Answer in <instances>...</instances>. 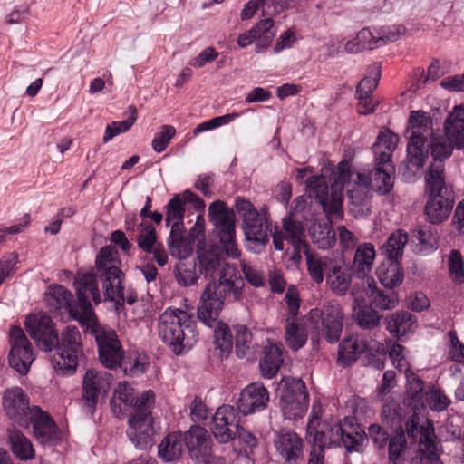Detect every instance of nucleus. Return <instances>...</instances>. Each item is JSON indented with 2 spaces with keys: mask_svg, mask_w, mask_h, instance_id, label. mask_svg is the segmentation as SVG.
Masks as SVG:
<instances>
[{
  "mask_svg": "<svg viewBox=\"0 0 464 464\" xmlns=\"http://www.w3.org/2000/svg\"><path fill=\"white\" fill-rule=\"evenodd\" d=\"M24 326L39 350L53 353L51 362L58 375L72 376L76 372L82 344L75 325H67L59 334L52 317L42 314L27 318Z\"/></svg>",
  "mask_w": 464,
  "mask_h": 464,
  "instance_id": "f257e3e1",
  "label": "nucleus"
},
{
  "mask_svg": "<svg viewBox=\"0 0 464 464\" xmlns=\"http://www.w3.org/2000/svg\"><path fill=\"white\" fill-rule=\"evenodd\" d=\"M114 417L128 419L127 436L134 446L141 450L151 448L156 434L152 409L155 405V393L146 390L140 395L126 381L118 382L109 401Z\"/></svg>",
  "mask_w": 464,
  "mask_h": 464,
  "instance_id": "f03ea898",
  "label": "nucleus"
},
{
  "mask_svg": "<svg viewBox=\"0 0 464 464\" xmlns=\"http://www.w3.org/2000/svg\"><path fill=\"white\" fill-rule=\"evenodd\" d=\"M245 282L235 265L225 263L218 280L207 284L198 306V318L212 328L226 304L241 300Z\"/></svg>",
  "mask_w": 464,
  "mask_h": 464,
  "instance_id": "7ed1b4c3",
  "label": "nucleus"
},
{
  "mask_svg": "<svg viewBox=\"0 0 464 464\" xmlns=\"http://www.w3.org/2000/svg\"><path fill=\"white\" fill-rule=\"evenodd\" d=\"M158 330L161 341L176 355H182L198 341L196 321L191 314L179 308L169 307L160 314Z\"/></svg>",
  "mask_w": 464,
  "mask_h": 464,
  "instance_id": "20e7f679",
  "label": "nucleus"
},
{
  "mask_svg": "<svg viewBox=\"0 0 464 464\" xmlns=\"http://www.w3.org/2000/svg\"><path fill=\"white\" fill-rule=\"evenodd\" d=\"M235 208L242 218L247 249L261 253L269 243V234L272 233V221L267 208L263 207L258 210L250 200L237 197Z\"/></svg>",
  "mask_w": 464,
  "mask_h": 464,
  "instance_id": "39448f33",
  "label": "nucleus"
},
{
  "mask_svg": "<svg viewBox=\"0 0 464 464\" xmlns=\"http://www.w3.org/2000/svg\"><path fill=\"white\" fill-rule=\"evenodd\" d=\"M425 194L427 201L424 207L426 220L432 225H440L450 217L454 203V192L446 185L442 176V166L425 175Z\"/></svg>",
  "mask_w": 464,
  "mask_h": 464,
  "instance_id": "423d86ee",
  "label": "nucleus"
},
{
  "mask_svg": "<svg viewBox=\"0 0 464 464\" xmlns=\"http://www.w3.org/2000/svg\"><path fill=\"white\" fill-rule=\"evenodd\" d=\"M408 234L402 229L392 232L382 246L385 260L378 266L376 275L382 285L389 290L399 286L404 273L401 265Z\"/></svg>",
  "mask_w": 464,
  "mask_h": 464,
  "instance_id": "0eeeda50",
  "label": "nucleus"
},
{
  "mask_svg": "<svg viewBox=\"0 0 464 464\" xmlns=\"http://www.w3.org/2000/svg\"><path fill=\"white\" fill-rule=\"evenodd\" d=\"M279 406L285 419L301 420L309 406V393L301 378L285 376L278 384Z\"/></svg>",
  "mask_w": 464,
  "mask_h": 464,
  "instance_id": "6e6552de",
  "label": "nucleus"
},
{
  "mask_svg": "<svg viewBox=\"0 0 464 464\" xmlns=\"http://www.w3.org/2000/svg\"><path fill=\"white\" fill-rule=\"evenodd\" d=\"M208 217L215 227L226 254L231 258H238L240 251L236 243V215L225 201L215 200L208 207Z\"/></svg>",
  "mask_w": 464,
  "mask_h": 464,
  "instance_id": "1a4fd4ad",
  "label": "nucleus"
},
{
  "mask_svg": "<svg viewBox=\"0 0 464 464\" xmlns=\"http://www.w3.org/2000/svg\"><path fill=\"white\" fill-rule=\"evenodd\" d=\"M83 327L86 333L94 336L101 363L110 370L118 369L123 350L116 332L100 324L98 318L88 322Z\"/></svg>",
  "mask_w": 464,
  "mask_h": 464,
  "instance_id": "9d476101",
  "label": "nucleus"
},
{
  "mask_svg": "<svg viewBox=\"0 0 464 464\" xmlns=\"http://www.w3.org/2000/svg\"><path fill=\"white\" fill-rule=\"evenodd\" d=\"M374 449L384 453L388 450V457L391 462H396L401 456V452L406 448V438L401 424H399L392 436L388 430L378 423H372L368 427L366 432Z\"/></svg>",
  "mask_w": 464,
  "mask_h": 464,
  "instance_id": "9b49d317",
  "label": "nucleus"
},
{
  "mask_svg": "<svg viewBox=\"0 0 464 464\" xmlns=\"http://www.w3.org/2000/svg\"><path fill=\"white\" fill-rule=\"evenodd\" d=\"M395 166L392 163V156L386 152H380L375 157V166L367 176L356 173L359 182L366 187L369 185L380 195L389 194L394 184Z\"/></svg>",
  "mask_w": 464,
  "mask_h": 464,
  "instance_id": "f8f14e48",
  "label": "nucleus"
},
{
  "mask_svg": "<svg viewBox=\"0 0 464 464\" xmlns=\"http://www.w3.org/2000/svg\"><path fill=\"white\" fill-rule=\"evenodd\" d=\"M240 415L235 406L224 404L218 407L212 417L210 430L215 440L226 444L237 438Z\"/></svg>",
  "mask_w": 464,
  "mask_h": 464,
  "instance_id": "ddd939ff",
  "label": "nucleus"
},
{
  "mask_svg": "<svg viewBox=\"0 0 464 464\" xmlns=\"http://www.w3.org/2000/svg\"><path fill=\"white\" fill-rule=\"evenodd\" d=\"M342 427L335 422H322L317 415L309 418L306 426V439L313 444V449L317 451L324 452L325 449L336 447L338 432H341Z\"/></svg>",
  "mask_w": 464,
  "mask_h": 464,
  "instance_id": "4468645a",
  "label": "nucleus"
},
{
  "mask_svg": "<svg viewBox=\"0 0 464 464\" xmlns=\"http://www.w3.org/2000/svg\"><path fill=\"white\" fill-rule=\"evenodd\" d=\"M310 320L314 324L321 321L322 335L327 343L339 342L343 329V314L339 305L326 304L322 309H312Z\"/></svg>",
  "mask_w": 464,
  "mask_h": 464,
  "instance_id": "2eb2a0df",
  "label": "nucleus"
},
{
  "mask_svg": "<svg viewBox=\"0 0 464 464\" xmlns=\"http://www.w3.org/2000/svg\"><path fill=\"white\" fill-rule=\"evenodd\" d=\"M11 349L8 354V362L11 368L21 375H25L34 361L32 344L24 331L14 326L11 329Z\"/></svg>",
  "mask_w": 464,
  "mask_h": 464,
  "instance_id": "dca6fc26",
  "label": "nucleus"
},
{
  "mask_svg": "<svg viewBox=\"0 0 464 464\" xmlns=\"http://www.w3.org/2000/svg\"><path fill=\"white\" fill-rule=\"evenodd\" d=\"M97 274L85 273L76 276L73 281L77 295V304L83 315H86V322L97 319L88 297V293L92 295L93 302L98 304L102 303V296L97 281Z\"/></svg>",
  "mask_w": 464,
  "mask_h": 464,
  "instance_id": "f3484780",
  "label": "nucleus"
},
{
  "mask_svg": "<svg viewBox=\"0 0 464 464\" xmlns=\"http://www.w3.org/2000/svg\"><path fill=\"white\" fill-rule=\"evenodd\" d=\"M3 408L9 419L15 421L20 427H30L32 407L29 398L21 387L15 386L8 389L3 395Z\"/></svg>",
  "mask_w": 464,
  "mask_h": 464,
  "instance_id": "a211bd4d",
  "label": "nucleus"
},
{
  "mask_svg": "<svg viewBox=\"0 0 464 464\" xmlns=\"http://www.w3.org/2000/svg\"><path fill=\"white\" fill-rule=\"evenodd\" d=\"M109 389L108 380L102 373L88 369L83 376L82 385L81 401L82 411L93 417L101 392L106 394Z\"/></svg>",
  "mask_w": 464,
  "mask_h": 464,
  "instance_id": "6ab92c4d",
  "label": "nucleus"
},
{
  "mask_svg": "<svg viewBox=\"0 0 464 464\" xmlns=\"http://www.w3.org/2000/svg\"><path fill=\"white\" fill-rule=\"evenodd\" d=\"M426 143L427 137L423 133L411 132L407 144L408 164L401 163L398 168V175L401 176L405 181L410 180L414 175V172L410 170L409 165L416 170L424 166L430 154L429 144Z\"/></svg>",
  "mask_w": 464,
  "mask_h": 464,
  "instance_id": "aec40b11",
  "label": "nucleus"
},
{
  "mask_svg": "<svg viewBox=\"0 0 464 464\" xmlns=\"http://www.w3.org/2000/svg\"><path fill=\"white\" fill-rule=\"evenodd\" d=\"M30 425L37 441L47 447H53L60 440L61 430L53 417L39 406L32 407Z\"/></svg>",
  "mask_w": 464,
  "mask_h": 464,
  "instance_id": "412c9836",
  "label": "nucleus"
},
{
  "mask_svg": "<svg viewBox=\"0 0 464 464\" xmlns=\"http://www.w3.org/2000/svg\"><path fill=\"white\" fill-rule=\"evenodd\" d=\"M276 34L275 22L271 17H266L257 22L252 28L238 35L237 44L240 48L249 46L254 41H256L255 51L261 53L271 44Z\"/></svg>",
  "mask_w": 464,
  "mask_h": 464,
  "instance_id": "4be33fe9",
  "label": "nucleus"
},
{
  "mask_svg": "<svg viewBox=\"0 0 464 464\" xmlns=\"http://www.w3.org/2000/svg\"><path fill=\"white\" fill-rule=\"evenodd\" d=\"M183 438L192 459L198 464L210 462L212 458L211 437L205 428L193 425L183 433Z\"/></svg>",
  "mask_w": 464,
  "mask_h": 464,
  "instance_id": "5701e85b",
  "label": "nucleus"
},
{
  "mask_svg": "<svg viewBox=\"0 0 464 464\" xmlns=\"http://www.w3.org/2000/svg\"><path fill=\"white\" fill-rule=\"evenodd\" d=\"M46 302L51 311L67 312L73 320L84 326L86 315L78 310L79 305L74 301L72 294L62 285H51L46 293Z\"/></svg>",
  "mask_w": 464,
  "mask_h": 464,
  "instance_id": "b1692460",
  "label": "nucleus"
},
{
  "mask_svg": "<svg viewBox=\"0 0 464 464\" xmlns=\"http://www.w3.org/2000/svg\"><path fill=\"white\" fill-rule=\"evenodd\" d=\"M117 250L111 246H102L95 257V267L98 278L102 283L106 292L110 289L111 282L125 278V274L118 266L120 261L115 257Z\"/></svg>",
  "mask_w": 464,
  "mask_h": 464,
  "instance_id": "393cba45",
  "label": "nucleus"
},
{
  "mask_svg": "<svg viewBox=\"0 0 464 464\" xmlns=\"http://www.w3.org/2000/svg\"><path fill=\"white\" fill-rule=\"evenodd\" d=\"M269 401V392L264 384L256 382L244 388L236 402V410L240 415L252 414L265 410Z\"/></svg>",
  "mask_w": 464,
  "mask_h": 464,
  "instance_id": "a878e982",
  "label": "nucleus"
},
{
  "mask_svg": "<svg viewBox=\"0 0 464 464\" xmlns=\"http://www.w3.org/2000/svg\"><path fill=\"white\" fill-rule=\"evenodd\" d=\"M274 444L286 463H296L303 459V439L293 430L281 429L275 433Z\"/></svg>",
  "mask_w": 464,
  "mask_h": 464,
  "instance_id": "bb28decb",
  "label": "nucleus"
},
{
  "mask_svg": "<svg viewBox=\"0 0 464 464\" xmlns=\"http://www.w3.org/2000/svg\"><path fill=\"white\" fill-rule=\"evenodd\" d=\"M342 430L338 432L336 447H344L347 452H361L363 450L367 434L362 425L353 417H345L338 421Z\"/></svg>",
  "mask_w": 464,
  "mask_h": 464,
  "instance_id": "cd10ccee",
  "label": "nucleus"
},
{
  "mask_svg": "<svg viewBox=\"0 0 464 464\" xmlns=\"http://www.w3.org/2000/svg\"><path fill=\"white\" fill-rule=\"evenodd\" d=\"M347 197L349 211L354 218H365L371 214L372 192L369 187L357 180L351 188H347Z\"/></svg>",
  "mask_w": 464,
  "mask_h": 464,
  "instance_id": "c85d7f7f",
  "label": "nucleus"
},
{
  "mask_svg": "<svg viewBox=\"0 0 464 464\" xmlns=\"http://www.w3.org/2000/svg\"><path fill=\"white\" fill-rule=\"evenodd\" d=\"M283 351L282 344L275 343L270 339L266 340L259 361V369L263 377L272 379L276 375L284 363Z\"/></svg>",
  "mask_w": 464,
  "mask_h": 464,
  "instance_id": "c756f323",
  "label": "nucleus"
},
{
  "mask_svg": "<svg viewBox=\"0 0 464 464\" xmlns=\"http://www.w3.org/2000/svg\"><path fill=\"white\" fill-rule=\"evenodd\" d=\"M351 271L342 258H334L328 262L326 282L334 293L343 295L347 292L352 280Z\"/></svg>",
  "mask_w": 464,
  "mask_h": 464,
  "instance_id": "7c9ffc66",
  "label": "nucleus"
},
{
  "mask_svg": "<svg viewBox=\"0 0 464 464\" xmlns=\"http://www.w3.org/2000/svg\"><path fill=\"white\" fill-rule=\"evenodd\" d=\"M383 324L392 337L402 341L417 327V317L408 311H396L383 318Z\"/></svg>",
  "mask_w": 464,
  "mask_h": 464,
  "instance_id": "2f4dec72",
  "label": "nucleus"
},
{
  "mask_svg": "<svg viewBox=\"0 0 464 464\" xmlns=\"http://www.w3.org/2000/svg\"><path fill=\"white\" fill-rule=\"evenodd\" d=\"M445 136L459 149L464 145V105H456L444 121Z\"/></svg>",
  "mask_w": 464,
  "mask_h": 464,
  "instance_id": "473e14b6",
  "label": "nucleus"
},
{
  "mask_svg": "<svg viewBox=\"0 0 464 464\" xmlns=\"http://www.w3.org/2000/svg\"><path fill=\"white\" fill-rule=\"evenodd\" d=\"M353 316L360 328L372 330L380 324L381 315L363 298L355 297L353 302Z\"/></svg>",
  "mask_w": 464,
  "mask_h": 464,
  "instance_id": "72a5a7b5",
  "label": "nucleus"
},
{
  "mask_svg": "<svg viewBox=\"0 0 464 464\" xmlns=\"http://www.w3.org/2000/svg\"><path fill=\"white\" fill-rule=\"evenodd\" d=\"M454 147H456L454 142L447 136L438 138L432 137L429 144V150L433 159V162L429 167L427 172H430L431 169L435 171L438 169V167L441 165L442 176H444L443 161L451 156Z\"/></svg>",
  "mask_w": 464,
  "mask_h": 464,
  "instance_id": "f704fd0d",
  "label": "nucleus"
},
{
  "mask_svg": "<svg viewBox=\"0 0 464 464\" xmlns=\"http://www.w3.org/2000/svg\"><path fill=\"white\" fill-rule=\"evenodd\" d=\"M7 435L11 451L17 459L29 460L34 457L35 451L31 440L20 430L9 427Z\"/></svg>",
  "mask_w": 464,
  "mask_h": 464,
  "instance_id": "c9c22d12",
  "label": "nucleus"
},
{
  "mask_svg": "<svg viewBox=\"0 0 464 464\" xmlns=\"http://www.w3.org/2000/svg\"><path fill=\"white\" fill-rule=\"evenodd\" d=\"M184 447L183 433L170 432L163 438L159 445V457L165 462L177 460L181 457Z\"/></svg>",
  "mask_w": 464,
  "mask_h": 464,
  "instance_id": "e433bc0d",
  "label": "nucleus"
},
{
  "mask_svg": "<svg viewBox=\"0 0 464 464\" xmlns=\"http://www.w3.org/2000/svg\"><path fill=\"white\" fill-rule=\"evenodd\" d=\"M176 256L179 258L174 268V276L178 284L185 287L195 285L199 277V274L197 272L196 259L182 256L181 251H177Z\"/></svg>",
  "mask_w": 464,
  "mask_h": 464,
  "instance_id": "4c0bfd02",
  "label": "nucleus"
},
{
  "mask_svg": "<svg viewBox=\"0 0 464 464\" xmlns=\"http://www.w3.org/2000/svg\"><path fill=\"white\" fill-rule=\"evenodd\" d=\"M368 288L366 295L371 300L370 304H374L375 307L382 310H391L399 304V295L393 290L385 293L383 290L376 286L372 278H367Z\"/></svg>",
  "mask_w": 464,
  "mask_h": 464,
  "instance_id": "58836bf2",
  "label": "nucleus"
},
{
  "mask_svg": "<svg viewBox=\"0 0 464 464\" xmlns=\"http://www.w3.org/2000/svg\"><path fill=\"white\" fill-rule=\"evenodd\" d=\"M366 350V342L362 340H353L345 338L339 344L338 348V365L345 368L353 365L359 356Z\"/></svg>",
  "mask_w": 464,
  "mask_h": 464,
  "instance_id": "ea45409f",
  "label": "nucleus"
},
{
  "mask_svg": "<svg viewBox=\"0 0 464 464\" xmlns=\"http://www.w3.org/2000/svg\"><path fill=\"white\" fill-rule=\"evenodd\" d=\"M197 266H198L199 274L205 278H213L214 276L221 271L225 262L224 256L218 250H200L197 256Z\"/></svg>",
  "mask_w": 464,
  "mask_h": 464,
  "instance_id": "a19ab883",
  "label": "nucleus"
},
{
  "mask_svg": "<svg viewBox=\"0 0 464 464\" xmlns=\"http://www.w3.org/2000/svg\"><path fill=\"white\" fill-rule=\"evenodd\" d=\"M309 234L313 243L320 249H329L336 242V233L331 221L314 223L309 227Z\"/></svg>",
  "mask_w": 464,
  "mask_h": 464,
  "instance_id": "79ce46f5",
  "label": "nucleus"
},
{
  "mask_svg": "<svg viewBox=\"0 0 464 464\" xmlns=\"http://www.w3.org/2000/svg\"><path fill=\"white\" fill-rule=\"evenodd\" d=\"M375 258V249L372 243L366 242L357 246L353 261V270L358 276L370 272Z\"/></svg>",
  "mask_w": 464,
  "mask_h": 464,
  "instance_id": "37998d69",
  "label": "nucleus"
},
{
  "mask_svg": "<svg viewBox=\"0 0 464 464\" xmlns=\"http://www.w3.org/2000/svg\"><path fill=\"white\" fill-rule=\"evenodd\" d=\"M212 328H214L215 349L219 351L221 358H227L232 353L235 335L233 336L229 326L218 318Z\"/></svg>",
  "mask_w": 464,
  "mask_h": 464,
  "instance_id": "c03bdc74",
  "label": "nucleus"
},
{
  "mask_svg": "<svg viewBox=\"0 0 464 464\" xmlns=\"http://www.w3.org/2000/svg\"><path fill=\"white\" fill-rule=\"evenodd\" d=\"M381 41H382V37H376L369 28H362L357 33L355 38L346 43L345 50L350 53L372 50L378 47V43Z\"/></svg>",
  "mask_w": 464,
  "mask_h": 464,
  "instance_id": "a18cd8bd",
  "label": "nucleus"
},
{
  "mask_svg": "<svg viewBox=\"0 0 464 464\" xmlns=\"http://www.w3.org/2000/svg\"><path fill=\"white\" fill-rule=\"evenodd\" d=\"M235 331V350L238 359H244L250 353H255V344L253 343V334L245 324H237Z\"/></svg>",
  "mask_w": 464,
  "mask_h": 464,
  "instance_id": "49530a36",
  "label": "nucleus"
},
{
  "mask_svg": "<svg viewBox=\"0 0 464 464\" xmlns=\"http://www.w3.org/2000/svg\"><path fill=\"white\" fill-rule=\"evenodd\" d=\"M283 228L285 241L290 245H300L307 243L305 240V229L304 224L294 218V215L289 213L283 218Z\"/></svg>",
  "mask_w": 464,
  "mask_h": 464,
  "instance_id": "de8ad7c7",
  "label": "nucleus"
},
{
  "mask_svg": "<svg viewBox=\"0 0 464 464\" xmlns=\"http://www.w3.org/2000/svg\"><path fill=\"white\" fill-rule=\"evenodd\" d=\"M321 199L317 203L322 206L323 211L325 213L328 221L332 218H342L343 216V195L341 191L333 190L329 198V194L324 197L321 196Z\"/></svg>",
  "mask_w": 464,
  "mask_h": 464,
  "instance_id": "09e8293b",
  "label": "nucleus"
},
{
  "mask_svg": "<svg viewBox=\"0 0 464 464\" xmlns=\"http://www.w3.org/2000/svg\"><path fill=\"white\" fill-rule=\"evenodd\" d=\"M368 71L370 75L365 76L356 86L355 96L357 99L370 98L378 86L382 74L380 65L372 64Z\"/></svg>",
  "mask_w": 464,
  "mask_h": 464,
  "instance_id": "8fccbe9b",
  "label": "nucleus"
},
{
  "mask_svg": "<svg viewBox=\"0 0 464 464\" xmlns=\"http://www.w3.org/2000/svg\"><path fill=\"white\" fill-rule=\"evenodd\" d=\"M166 226H169L174 221V227L181 225L186 212V204L182 194H175L166 204Z\"/></svg>",
  "mask_w": 464,
  "mask_h": 464,
  "instance_id": "3c124183",
  "label": "nucleus"
},
{
  "mask_svg": "<svg viewBox=\"0 0 464 464\" xmlns=\"http://www.w3.org/2000/svg\"><path fill=\"white\" fill-rule=\"evenodd\" d=\"M128 111L130 112V116L127 119L120 121H112L111 124L106 126L103 136L104 143H107L121 133H125L132 127L137 119V109L134 105H130L128 107Z\"/></svg>",
  "mask_w": 464,
  "mask_h": 464,
  "instance_id": "603ef678",
  "label": "nucleus"
},
{
  "mask_svg": "<svg viewBox=\"0 0 464 464\" xmlns=\"http://www.w3.org/2000/svg\"><path fill=\"white\" fill-rule=\"evenodd\" d=\"M285 341L287 345L294 351L301 349L307 341V334L301 329L295 320L286 319Z\"/></svg>",
  "mask_w": 464,
  "mask_h": 464,
  "instance_id": "864d4df0",
  "label": "nucleus"
},
{
  "mask_svg": "<svg viewBox=\"0 0 464 464\" xmlns=\"http://www.w3.org/2000/svg\"><path fill=\"white\" fill-rule=\"evenodd\" d=\"M399 141V136L389 129L381 130L377 136L376 141L372 146V151L376 156L380 152H386L392 156V152L395 150Z\"/></svg>",
  "mask_w": 464,
  "mask_h": 464,
  "instance_id": "5fc2aeb1",
  "label": "nucleus"
},
{
  "mask_svg": "<svg viewBox=\"0 0 464 464\" xmlns=\"http://www.w3.org/2000/svg\"><path fill=\"white\" fill-rule=\"evenodd\" d=\"M409 124L412 128V132L419 131L426 137L429 134H432V118L422 110L411 111Z\"/></svg>",
  "mask_w": 464,
  "mask_h": 464,
  "instance_id": "6e6d98bb",
  "label": "nucleus"
},
{
  "mask_svg": "<svg viewBox=\"0 0 464 464\" xmlns=\"http://www.w3.org/2000/svg\"><path fill=\"white\" fill-rule=\"evenodd\" d=\"M123 280L120 279L115 281V283L111 282V285L108 286L110 289L106 292L105 288L103 290L104 299L106 301L114 302V311L119 314L125 310V295H124V286Z\"/></svg>",
  "mask_w": 464,
  "mask_h": 464,
  "instance_id": "4d7b16f0",
  "label": "nucleus"
},
{
  "mask_svg": "<svg viewBox=\"0 0 464 464\" xmlns=\"http://www.w3.org/2000/svg\"><path fill=\"white\" fill-rule=\"evenodd\" d=\"M407 394L416 404L423 406L424 382L418 374L408 369L405 372Z\"/></svg>",
  "mask_w": 464,
  "mask_h": 464,
  "instance_id": "13d9d810",
  "label": "nucleus"
},
{
  "mask_svg": "<svg viewBox=\"0 0 464 464\" xmlns=\"http://www.w3.org/2000/svg\"><path fill=\"white\" fill-rule=\"evenodd\" d=\"M333 259L332 257L318 259L313 255L306 254L307 271L314 283L321 284L324 281V276H326V265Z\"/></svg>",
  "mask_w": 464,
  "mask_h": 464,
  "instance_id": "bf43d9fd",
  "label": "nucleus"
},
{
  "mask_svg": "<svg viewBox=\"0 0 464 464\" xmlns=\"http://www.w3.org/2000/svg\"><path fill=\"white\" fill-rule=\"evenodd\" d=\"M425 401L432 411L441 412L450 405V399L434 386L425 393Z\"/></svg>",
  "mask_w": 464,
  "mask_h": 464,
  "instance_id": "052dcab7",
  "label": "nucleus"
},
{
  "mask_svg": "<svg viewBox=\"0 0 464 464\" xmlns=\"http://www.w3.org/2000/svg\"><path fill=\"white\" fill-rule=\"evenodd\" d=\"M421 246L420 251L428 254L439 247L436 230L430 227H420L414 236Z\"/></svg>",
  "mask_w": 464,
  "mask_h": 464,
  "instance_id": "680f3d73",
  "label": "nucleus"
},
{
  "mask_svg": "<svg viewBox=\"0 0 464 464\" xmlns=\"http://www.w3.org/2000/svg\"><path fill=\"white\" fill-rule=\"evenodd\" d=\"M306 191L310 197H314L315 202L320 201L321 196L328 195V186L325 178L323 175H313L305 180Z\"/></svg>",
  "mask_w": 464,
  "mask_h": 464,
  "instance_id": "e2e57ef3",
  "label": "nucleus"
},
{
  "mask_svg": "<svg viewBox=\"0 0 464 464\" xmlns=\"http://www.w3.org/2000/svg\"><path fill=\"white\" fill-rule=\"evenodd\" d=\"M175 134L176 129L172 125H162L152 140V149L158 153L164 151Z\"/></svg>",
  "mask_w": 464,
  "mask_h": 464,
  "instance_id": "0e129e2a",
  "label": "nucleus"
},
{
  "mask_svg": "<svg viewBox=\"0 0 464 464\" xmlns=\"http://www.w3.org/2000/svg\"><path fill=\"white\" fill-rule=\"evenodd\" d=\"M449 271L451 280L460 285L464 282V265L460 253L458 250H451L449 259Z\"/></svg>",
  "mask_w": 464,
  "mask_h": 464,
  "instance_id": "69168bd1",
  "label": "nucleus"
},
{
  "mask_svg": "<svg viewBox=\"0 0 464 464\" xmlns=\"http://www.w3.org/2000/svg\"><path fill=\"white\" fill-rule=\"evenodd\" d=\"M157 243V233L156 228L153 225H146L144 227V233H140L137 237L138 246L145 253H150L153 251Z\"/></svg>",
  "mask_w": 464,
  "mask_h": 464,
  "instance_id": "338daca9",
  "label": "nucleus"
},
{
  "mask_svg": "<svg viewBox=\"0 0 464 464\" xmlns=\"http://www.w3.org/2000/svg\"><path fill=\"white\" fill-rule=\"evenodd\" d=\"M333 174L334 185L343 188L345 184L351 182L355 173L352 170L350 162L346 160H343L338 163Z\"/></svg>",
  "mask_w": 464,
  "mask_h": 464,
  "instance_id": "774afa93",
  "label": "nucleus"
}]
</instances>
